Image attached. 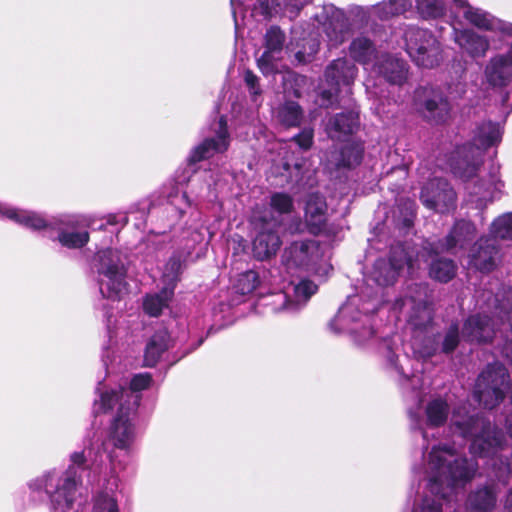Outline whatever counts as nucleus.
<instances>
[{
    "mask_svg": "<svg viewBox=\"0 0 512 512\" xmlns=\"http://www.w3.org/2000/svg\"><path fill=\"white\" fill-rule=\"evenodd\" d=\"M451 428L454 433L469 438V451L473 456L490 458L493 476L485 483L476 485L467 494L465 512H493L502 487L510 480L511 453L506 447L502 432L479 415H468L465 408L453 411Z\"/></svg>",
    "mask_w": 512,
    "mask_h": 512,
    "instance_id": "nucleus-1",
    "label": "nucleus"
},
{
    "mask_svg": "<svg viewBox=\"0 0 512 512\" xmlns=\"http://www.w3.org/2000/svg\"><path fill=\"white\" fill-rule=\"evenodd\" d=\"M478 472L477 460L460 455L454 445L427 446L422 464L414 469L422 496L415 501L412 512H443L442 500L464 488Z\"/></svg>",
    "mask_w": 512,
    "mask_h": 512,
    "instance_id": "nucleus-2",
    "label": "nucleus"
},
{
    "mask_svg": "<svg viewBox=\"0 0 512 512\" xmlns=\"http://www.w3.org/2000/svg\"><path fill=\"white\" fill-rule=\"evenodd\" d=\"M99 448H85L70 456L71 465L65 471L51 470L29 482L32 491H44L49 497L51 512H85V500L78 494L82 483L79 471L91 462V469H98Z\"/></svg>",
    "mask_w": 512,
    "mask_h": 512,
    "instance_id": "nucleus-3",
    "label": "nucleus"
},
{
    "mask_svg": "<svg viewBox=\"0 0 512 512\" xmlns=\"http://www.w3.org/2000/svg\"><path fill=\"white\" fill-rule=\"evenodd\" d=\"M474 235V225L469 221L461 220L455 224L445 242H440L437 245L427 243L422 251L417 253L415 260L408 256L402 245L396 246L392 248L388 260L379 259L375 262L370 279L379 286L391 285L405 265L412 274L415 269L420 268L421 261L427 262L433 254L448 251L456 246L463 248L467 242L473 239Z\"/></svg>",
    "mask_w": 512,
    "mask_h": 512,
    "instance_id": "nucleus-4",
    "label": "nucleus"
},
{
    "mask_svg": "<svg viewBox=\"0 0 512 512\" xmlns=\"http://www.w3.org/2000/svg\"><path fill=\"white\" fill-rule=\"evenodd\" d=\"M0 218L9 219L33 231H43L44 236L69 249L82 248L89 241L88 232L78 230L79 219L74 215H63L47 221L39 213L0 202Z\"/></svg>",
    "mask_w": 512,
    "mask_h": 512,
    "instance_id": "nucleus-5",
    "label": "nucleus"
},
{
    "mask_svg": "<svg viewBox=\"0 0 512 512\" xmlns=\"http://www.w3.org/2000/svg\"><path fill=\"white\" fill-rule=\"evenodd\" d=\"M415 295L409 294L397 299L393 309L404 315L415 335L412 341L414 353L423 359L435 355L439 349V341L432 332V307L427 302L426 288L415 285Z\"/></svg>",
    "mask_w": 512,
    "mask_h": 512,
    "instance_id": "nucleus-6",
    "label": "nucleus"
},
{
    "mask_svg": "<svg viewBox=\"0 0 512 512\" xmlns=\"http://www.w3.org/2000/svg\"><path fill=\"white\" fill-rule=\"evenodd\" d=\"M378 301L362 302L358 296L349 297L341 306L329 327L335 333H348L361 346L374 341V330L370 324L369 312L377 309Z\"/></svg>",
    "mask_w": 512,
    "mask_h": 512,
    "instance_id": "nucleus-7",
    "label": "nucleus"
},
{
    "mask_svg": "<svg viewBox=\"0 0 512 512\" xmlns=\"http://www.w3.org/2000/svg\"><path fill=\"white\" fill-rule=\"evenodd\" d=\"M502 136L501 127L492 122H485L474 130L473 143L457 149L451 168L453 173L462 178H471L480 165L481 151L498 142Z\"/></svg>",
    "mask_w": 512,
    "mask_h": 512,
    "instance_id": "nucleus-8",
    "label": "nucleus"
},
{
    "mask_svg": "<svg viewBox=\"0 0 512 512\" xmlns=\"http://www.w3.org/2000/svg\"><path fill=\"white\" fill-rule=\"evenodd\" d=\"M281 261L288 274L305 270L319 276H326L332 270L319 244L310 239L290 243L284 249Z\"/></svg>",
    "mask_w": 512,
    "mask_h": 512,
    "instance_id": "nucleus-9",
    "label": "nucleus"
},
{
    "mask_svg": "<svg viewBox=\"0 0 512 512\" xmlns=\"http://www.w3.org/2000/svg\"><path fill=\"white\" fill-rule=\"evenodd\" d=\"M98 283L103 297L120 299L126 291L125 257L114 249H106L98 253Z\"/></svg>",
    "mask_w": 512,
    "mask_h": 512,
    "instance_id": "nucleus-10",
    "label": "nucleus"
},
{
    "mask_svg": "<svg viewBox=\"0 0 512 512\" xmlns=\"http://www.w3.org/2000/svg\"><path fill=\"white\" fill-rule=\"evenodd\" d=\"M405 49L416 65L433 68L441 61V45L427 29L409 27L404 32Z\"/></svg>",
    "mask_w": 512,
    "mask_h": 512,
    "instance_id": "nucleus-11",
    "label": "nucleus"
},
{
    "mask_svg": "<svg viewBox=\"0 0 512 512\" xmlns=\"http://www.w3.org/2000/svg\"><path fill=\"white\" fill-rule=\"evenodd\" d=\"M460 15L468 24L479 30L500 34L506 37L512 36L511 22L502 20L482 8L472 6L467 0H453L451 24L456 25L460 23Z\"/></svg>",
    "mask_w": 512,
    "mask_h": 512,
    "instance_id": "nucleus-12",
    "label": "nucleus"
},
{
    "mask_svg": "<svg viewBox=\"0 0 512 512\" xmlns=\"http://www.w3.org/2000/svg\"><path fill=\"white\" fill-rule=\"evenodd\" d=\"M507 369L500 363L490 364L479 375L474 397L485 408L492 409L504 399L507 387Z\"/></svg>",
    "mask_w": 512,
    "mask_h": 512,
    "instance_id": "nucleus-13",
    "label": "nucleus"
},
{
    "mask_svg": "<svg viewBox=\"0 0 512 512\" xmlns=\"http://www.w3.org/2000/svg\"><path fill=\"white\" fill-rule=\"evenodd\" d=\"M151 383L152 378L148 373L137 374L130 380L129 388H124L121 385L119 391L112 389L102 392L100 402H95V409L106 411L112 409L116 404L123 403L130 411H137L141 399L140 392L149 388Z\"/></svg>",
    "mask_w": 512,
    "mask_h": 512,
    "instance_id": "nucleus-14",
    "label": "nucleus"
},
{
    "mask_svg": "<svg viewBox=\"0 0 512 512\" xmlns=\"http://www.w3.org/2000/svg\"><path fill=\"white\" fill-rule=\"evenodd\" d=\"M357 75L356 66L349 60L342 58L333 61L326 69L325 80L329 89L321 91L323 103L333 104L338 101L340 93L351 94V85Z\"/></svg>",
    "mask_w": 512,
    "mask_h": 512,
    "instance_id": "nucleus-15",
    "label": "nucleus"
},
{
    "mask_svg": "<svg viewBox=\"0 0 512 512\" xmlns=\"http://www.w3.org/2000/svg\"><path fill=\"white\" fill-rule=\"evenodd\" d=\"M415 102L424 118L431 123H445L450 117V103L438 89L432 87L417 89Z\"/></svg>",
    "mask_w": 512,
    "mask_h": 512,
    "instance_id": "nucleus-16",
    "label": "nucleus"
},
{
    "mask_svg": "<svg viewBox=\"0 0 512 512\" xmlns=\"http://www.w3.org/2000/svg\"><path fill=\"white\" fill-rule=\"evenodd\" d=\"M421 200L427 208L444 213L454 209L456 194L446 180L434 178L423 187Z\"/></svg>",
    "mask_w": 512,
    "mask_h": 512,
    "instance_id": "nucleus-17",
    "label": "nucleus"
},
{
    "mask_svg": "<svg viewBox=\"0 0 512 512\" xmlns=\"http://www.w3.org/2000/svg\"><path fill=\"white\" fill-rule=\"evenodd\" d=\"M259 221V232L253 241V254L258 260L263 261L277 253L281 240L277 220H268L266 216H260Z\"/></svg>",
    "mask_w": 512,
    "mask_h": 512,
    "instance_id": "nucleus-18",
    "label": "nucleus"
},
{
    "mask_svg": "<svg viewBox=\"0 0 512 512\" xmlns=\"http://www.w3.org/2000/svg\"><path fill=\"white\" fill-rule=\"evenodd\" d=\"M449 405L442 397H433L424 405V417L421 411H409V416L415 422V426L422 430L423 439L428 441V433L423 429V424L428 427L435 428L445 424L449 415Z\"/></svg>",
    "mask_w": 512,
    "mask_h": 512,
    "instance_id": "nucleus-19",
    "label": "nucleus"
},
{
    "mask_svg": "<svg viewBox=\"0 0 512 512\" xmlns=\"http://www.w3.org/2000/svg\"><path fill=\"white\" fill-rule=\"evenodd\" d=\"M317 291V285L312 281L302 279L299 282L290 280L283 286V292L274 295V304L281 303L282 309L296 311L303 306L309 298Z\"/></svg>",
    "mask_w": 512,
    "mask_h": 512,
    "instance_id": "nucleus-20",
    "label": "nucleus"
},
{
    "mask_svg": "<svg viewBox=\"0 0 512 512\" xmlns=\"http://www.w3.org/2000/svg\"><path fill=\"white\" fill-rule=\"evenodd\" d=\"M136 411H130L123 403L117 408V414L111 424L110 438L118 448H128L136 438Z\"/></svg>",
    "mask_w": 512,
    "mask_h": 512,
    "instance_id": "nucleus-21",
    "label": "nucleus"
},
{
    "mask_svg": "<svg viewBox=\"0 0 512 512\" xmlns=\"http://www.w3.org/2000/svg\"><path fill=\"white\" fill-rule=\"evenodd\" d=\"M484 81L491 87H504L512 81V41L505 53H498L488 60Z\"/></svg>",
    "mask_w": 512,
    "mask_h": 512,
    "instance_id": "nucleus-22",
    "label": "nucleus"
},
{
    "mask_svg": "<svg viewBox=\"0 0 512 512\" xmlns=\"http://www.w3.org/2000/svg\"><path fill=\"white\" fill-rule=\"evenodd\" d=\"M215 137L205 139L200 145L195 147L190 156L191 163L199 162L203 159L212 157L216 153H222L228 149L229 134L227 131V122L224 117H221L215 124Z\"/></svg>",
    "mask_w": 512,
    "mask_h": 512,
    "instance_id": "nucleus-23",
    "label": "nucleus"
},
{
    "mask_svg": "<svg viewBox=\"0 0 512 512\" xmlns=\"http://www.w3.org/2000/svg\"><path fill=\"white\" fill-rule=\"evenodd\" d=\"M453 28L455 43L472 58H483L490 49V40L486 35L480 34L472 28Z\"/></svg>",
    "mask_w": 512,
    "mask_h": 512,
    "instance_id": "nucleus-24",
    "label": "nucleus"
},
{
    "mask_svg": "<svg viewBox=\"0 0 512 512\" xmlns=\"http://www.w3.org/2000/svg\"><path fill=\"white\" fill-rule=\"evenodd\" d=\"M284 40V34L278 27H271L267 30L265 35L266 50L257 60L258 67L264 75L280 72L277 54L281 52Z\"/></svg>",
    "mask_w": 512,
    "mask_h": 512,
    "instance_id": "nucleus-25",
    "label": "nucleus"
},
{
    "mask_svg": "<svg viewBox=\"0 0 512 512\" xmlns=\"http://www.w3.org/2000/svg\"><path fill=\"white\" fill-rule=\"evenodd\" d=\"M495 239L481 238L469 255V265L480 272L492 271L499 260Z\"/></svg>",
    "mask_w": 512,
    "mask_h": 512,
    "instance_id": "nucleus-26",
    "label": "nucleus"
},
{
    "mask_svg": "<svg viewBox=\"0 0 512 512\" xmlns=\"http://www.w3.org/2000/svg\"><path fill=\"white\" fill-rule=\"evenodd\" d=\"M371 73L382 76L388 83L401 86L408 79L407 63L392 55H381Z\"/></svg>",
    "mask_w": 512,
    "mask_h": 512,
    "instance_id": "nucleus-27",
    "label": "nucleus"
},
{
    "mask_svg": "<svg viewBox=\"0 0 512 512\" xmlns=\"http://www.w3.org/2000/svg\"><path fill=\"white\" fill-rule=\"evenodd\" d=\"M496 333L495 323L486 315H473L464 324L462 336L470 342H489Z\"/></svg>",
    "mask_w": 512,
    "mask_h": 512,
    "instance_id": "nucleus-28",
    "label": "nucleus"
},
{
    "mask_svg": "<svg viewBox=\"0 0 512 512\" xmlns=\"http://www.w3.org/2000/svg\"><path fill=\"white\" fill-rule=\"evenodd\" d=\"M323 24L324 32L332 46L342 43L348 35L349 23L343 10L331 7Z\"/></svg>",
    "mask_w": 512,
    "mask_h": 512,
    "instance_id": "nucleus-29",
    "label": "nucleus"
},
{
    "mask_svg": "<svg viewBox=\"0 0 512 512\" xmlns=\"http://www.w3.org/2000/svg\"><path fill=\"white\" fill-rule=\"evenodd\" d=\"M326 210L327 205L321 195L313 193L308 196L305 206V219L311 233L321 232L326 221Z\"/></svg>",
    "mask_w": 512,
    "mask_h": 512,
    "instance_id": "nucleus-30",
    "label": "nucleus"
},
{
    "mask_svg": "<svg viewBox=\"0 0 512 512\" xmlns=\"http://www.w3.org/2000/svg\"><path fill=\"white\" fill-rule=\"evenodd\" d=\"M350 56L369 72L376 68L377 61L380 59L373 43L365 37L353 40L350 45Z\"/></svg>",
    "mask_w": 512,
    "mask_h": 512,
    "instance_id": "nucleus-31",
    "label": "nucleus"
},
{
    "mask_svg": "<svg viewBox=\"0 0 512 512\" xmlns=\"http://www.w3.org/2000/svg\"><path fill=\"white\" fill-rule=\"evenodd\" d=\"M358 112L351 109L346 113H339L331 118L327 124V132L333 139H341L352 134L358 127Z\"/></svg>",
    "mask_w": 512,
    "mask_h": 512,
    "instance_id": "nucleus-32",
    "label": "nucleus"
},
{
    "mask_svg": "<svg viewBox=\"0 0 512 512\" xmlns=\"http://www.w3.org/2000/svg\"><path fill=\"white\" fill-rule=\"evenodd\" d=\"M170 337L166 330L157 331L146 345L144 363L146 366H154L162 353L168 349Z\"/></svg>",
    "mask_w": 512,
    "mask_h": 512,
    "instance_id": "nucleus-33",
    "label": "nucleus"
},
{
    "mask_svg": "<svg viewBox=\"0 0 512 512\" xmlns=\"http://www.w3.org/2000/svg\"><path fill=\"white\" fill-rule=\"evenodd\" d=\"M274 115L283 126L296 127L302 121L303 111L297 102L286 101L275 110Z\"/></svg>",
    "mask_w": 512,
    "mask_h": 512,
    "instance_id": "nucleus-34",
    "label": "nucleus"
},
{
    "mask_svg": "<svg viewBox=\"0 0 512 512\" xmlns=\"http://www.w3.org/2000/svg\"><path fill=\"white\" fill-rule=\"evenodd\" d=\"M173 295V287H164L159 293L147 295L143 302L144 311L150 316H159L168 307Z\"/></svg>",
    "mask_w": 512,
    "mask_h": 512,
    "instance_id": "nucleus-35",
    "label": "nucleus"
},
{
    "mask_svg": "<svg viewBox=\"0 0 512 512\" xmlns=\"http://www.w3.org/2000/svg\"><path fill=\"white\" fill-rule=\"evenodd\" d=\"M448 6L452 12L453 0H417L416 8L423 19H436L445 15Z\"/></svg>",
    "mask_w": 512,
    "mask_h": 512,
    "instance_id": "nucleus-36",
    "label": "nucleus"
},
{
    "mask_svg": "<svg viewBox=\"0 0 512 512\" xmlns=\"http://www.w3.org/2000/svg\"><path fill=\"white\" fill-rule=\"evenodd\" d=\"M456 274V265L455 263L446 258H440L432 261L429 267V275L431 278L439 281V282H448L450 281Z\"/></svg>",
    "mask_w": 512,
    "mask_h": 512,
    "instance_id": "nucleus-37",
    "label": "nucleus"
},
{
    "mask_svg": "<svg viewBox=\"0 0 512 512\" xmlns=\"http://www.w3.org/2000/svg\"><path fill=\"white\" fill-rule=\"evenodd\" d=\"M487 306L495 309V314L502 322L506 320L512 326V290H509L501 300L499 295L489 299Z\"/></svg>",
    "mask_w": 512,
    "mask_h": 512,
    "instance_id": "nucleus-38",
    "label": "nucleus"
},
{
    "mask_svg": "<svg viewBox=\"0 0 512 512\" xmlns=\"http://www.w3.org/2000/svg\"><path fill=\"white\" fill-rule=\"evenodd\" d=\"M363 145L361 143H351L342 148L340 153V160L337 166L339 167H353L361 162L363 155Z\"/></svg>",
    "mask_w": 512,
    "mask_h": 512,
    "instance_id": "nucleus-39",
    "label": "nucleus"
},
{
    "mask_svg": "<svg viewBox=\"0 0 512 512\" xmlns=\"http://www.w3.org/2000/svg\"><path fill=\"white\" fill-rule=\"evenodd\" d=\"M384 356L387 360V364L394 368L395 371L403 377L404 381L411 382L412 387L415 389L417 384L420 382V376L419 375H412V377H409L405 371L402 365H398L396 362V359H398V356L396 355L394 349L392 348L390 342L384 341Z\"/></svg>",
    "mask_w": 512,
    "mask_h": 512,
    "instance_id": "nucleus-40",
    "label": "nucleus"
},
{
    "mask_svg": "<svg viewBox=\"0 0 512 512\" xmlns=\"http://www.w3.org/2000/svg\"><path fill=\"white\" fill-rule=\"evenodd\" d=\"M490 232L494 238L512 239V213L503 214L495 219Z\"/></svg>",
    "mask_w": 512,
    "mask_h": 512,
    "instance_id": "nucleus-41",
    "label": "nucleus"
},
{
    "mask_svg": "<svg viewBox=\"0 0 512 512\" xmlns=\"http://www.w3.org/2000/svg\"><path fill=\"white\" fill-rule=\"evenodd\" d=\"M259 276L253 270L240 274L234 284L237 293L246 295L252 293L259 285Z\"/></svg>",
    "mask_w": 512,
    "mask_h": 512,
    "instance_id": "nucleus-42",
    "label": "nucleus"
},
{
    "mask_svg": "<svg viewBox=\"0 0 512 512\" xmlns=\"http://www.w3.org/2000/svg\"><path fill=\"white\" fill-rule=\"evenodd\" d=\"M183 263L179 256H172L166 263L163 271V279L166 283L165 287H175V283L179 274L182 272Z\"/></svg>",
    "mask_w": 512,
    "mask_h": 512,
    "instance_id": "nucleus-43",
    "label": "nucleus"
},
{
    "mask_svg": "<svg viewBox=\"0 0 512 512\" xmlns=\"http://www.w3.org/2000/svg\"><path fill=\"white\" fill-rule=\"evenodd\" d=\"M93 512H119L116 499L111 493H99L94 500Z\"/></svg>",
    "mask_w": 512,
    "mask_h": 512,
    "instance_id": "nucleus-44",
    "label": "nucleus"
},
{
    "mask_svg": "<svg viewBox=\"0 0 512 512\" xmlns=\"http://www.w3.org/2000/svg\"><path fill=\"white\" fill-rule=\"evenodd\" d=\"M270 205L278 213H288L293 207V201L285 193H275L271 196Z\"/></svg>",
    "mask_w": 512,
    "mask_h": 512,
    "instance_id": "nucleus-45",
    "label": "nucleus"
},
{
    "mask_svg": "<svg viewBox=\"0 0 512 512\" xmlns=\"http://www.w3.org/2000/svg\"><path fill=\"white\" fill-rule=\"evenodd\" d=\"M459 342V333L458 326L451 325L445 334L444 340L442 342V351L444 353L452 352L458 345Z\"/></svg>",
    "mask_w": 512,
    "mask_h": 512,
    "instance_id": "nucleus-46",
    "label": "nucleus"
},
{
    "mask_svg": "<svg viewBox=\"0 0 512 512\" xmlns=\"http://www.w3.org/2000/svg\"><path fill=\"white\" fill-rule=\"evenodd\" d=\"M313 137V129L304 128L299 134L293 137L292 142L296 143L300 150L307 151L313 144Z\"/></svg>",
    "mask_w": 512,
    "mask_h": 512,
    "instance_id": "nucleus-47",
    "label": "nucleus"
},
{
    "mask_svg": "<svg viewBox=\"0 0 512 512\" xmlns=\"http://www.w3.org/2000/svg\"><path fill=\"white\" fill-rule=\"evenodd\" d=\"M412 7V0H390L386 5L387 13L397 15L406 12Z\"/></svg>",
    "mask_w": 512,
    "mask_h": 512,
    "instance_id": "nucleus-48",
    "label": "nucleus"
},
{
    "mask_svg": "<svg viewBox=\"0 0 512 512\" xmlns=\"http://www.w3.org/2000/svg\"><path fill=\"white\" fill-rule=\"evenodd\" d=\"M244 80L252 95L257 96L261 93L260 87L258 85V77L254 73L251 71H246Z\"/></svg>",
    "mask_w": 512,
    "mask_h": 512,
    "instance_id": "nucleus-49",
    "label": "nucleus"
},
{
    "mask_svg": "<svg viewBox=\"0 0 512 512\" xmlns=\"http://www.w3.org/2000/svg\"><path fill=\"white\" fill-rule=\"evenodd\" d=\"M308 0H286L285 11L297 13Z\"/></svg>",
    "mask_w": 512,
    "mask_h": 512,
    "instance_id": "nucleus-50",
    "label": "nucleus"
},
{
    "mask_svg": "<svg viewBox=\"0 0 512 512\" xmlns=\"http://www.w3.org/2000/svg\"><path fill=\"white\" fill-rule=\"evenodd\" d=\"M475 194H479V197H478V199L476 200V202H477V206H479V205H481V204H482L483 200H485V199H486V197H487V195H488V191H487V190H485V191H483V192H481V193H479V192H475Z\"/></svg>",
    "mask_w": 512,
    "mask_h": 512,
    "instance_id": "nucleus-51",
    "label": "nucleus"
},
{
    "mask_svg": "<svg viewBox=\"0 0 512 512\" xmlns=\"http://www.w3.org/2000/svg\"><path fill=\"white\" fill-rule=\"evenodd\" d=\"M506 427L512 438V413L506 418Z\"/></svg>",
    "mask_w": 512,
    "mask_h": 512,
    "instance_id": "nucleus-52",
    "label": "nucleus"
},
{
    "mask_svg": "<svg viewBox=\"0 0 512 512\" xmlns=\"http://www.w3.org/2000/svg\"><path fill=\"white\" fill-rule=\"evenodd\" d=\"M506 508L512 512V490L509 492L506 500Z\"/></svg>",
    "mask_w": 512,
    "mask_h": 512,
    "instance_id": "nucleus-53",
    "label": "nucleus"
},
{
    "mask_svg": "<svg viewBox=\"0 0 512 512\" xmlns=\"http://www.w3.org/2000/svg\"><path fill=\"white\" fill-rule=\"evenodd\" d=\"M181 200L184 201L186 203V205H190V203L188 201V197L185 193H182Z\"/></svg>",
    "mask_w": 512,
    "mask_h": 512,
    "instance_id": "nucleus-54",
    "label": "nucleus"
},
{
    "mask_svg": "<svg viewBox=\"0 0 512 512\" xmlns=\"http://www.w3.org/2000/svg\"><path fill=\"white\" fill-rule=\"evenodd\" d=\"M296 57L299 59V61H303L304 60V54L302 52H297L296 54Z\"/></svg>",
    "mask_w": 512,
    "mask_h": 512,
    "instance_id": "nucleus-55",
    "label": "nucleus"
},
{
    "mask_svg": "<svg viewBox=\"0 0 512 512\" xmlns=\"http://www.w3.org/2000/svg\"><path fill=\"white\" fill-rule=\"evenodd\" d=\"M103 362H104V365L106 366L107 371L109 372L108 362H107V357L106 356L103 357Z\"/></svg>",
    "mask_w": 512,
    "mask_h": 512,
    "instance_id": "nucleus-56",
    "label": "nucleus"
},
{
    "mask_svg": "<svg viewBox=\"0 0 512 512\" xmlns=\"http://www.w3.org/2000/svg\"><path fill=\"white\" fill-rule=\"evenodd\" d=\"M294 167H295V169L300 170V168H301V164H300V163H298V162H296V163L294 164Z\"/></svg>",
    "mask_w": 512,
    "mask_h": 512,
    "instance_id": "nucleus-57",
    "label": "nucleus"
},
{
    "mask_svg": "<svg viewBox=\"0 0 512 512\" xmlns=\"http://www.w3.org/2000/svg\"><path fill=\"white\" fill-rule=\"evenodd\" d=\"M113 487H117V482L116 480L113 481V483L111 484Z\"/></svg>",
    "mask_w": 512,
    "mask_h": 512,
    "instance_id": "nucleus-58",
    "label": "nucleus"
},
{
    "mask_svg": "<svg viewBox=\"0 0 512 512\" xmlns=\"http://www.w3.org/2000/svg\"><path fill=\"white\" fill-rule=\"evenodd\" d=\"M409 207L412 210V207H413V203L412 202L409 203Z\"/></svg>",
    "mask_w": 512,
    "mask_h": 512,
    "instance_id": "nucleus-59",
    "label": "nucleus"
}]
</instances>
